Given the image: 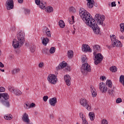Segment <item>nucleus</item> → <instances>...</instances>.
I'll return each instance as SVG.
<instances>
[{
  "label": "nucleus",
  "mask_w": 124,
  "mask_h": 124,
  "mask_svg": "<svg viewBox=\"0 0 124 124\" xmlns=\"http://www.w3.org/2000/svg\"><path fill=\"white\" fill-rule=\"evenodd\" d=\"M71 69V68H70V66H67L66 67V70H67V71H70Z\"/></svg>",
  "instance_id": "5fc2aeb1"
},
{
  "label": "nucleus",
  "mask_w": 124,
  "mask_h": 124,
  "mask_svg": "<svg viewBox=\"0 0 124 124\" xmlns=\"http://www.w3.org/2000/svg\"><path fill=\"white\" fill-rule=\"evenodd\" d=\"M0 67H4V65L1 62H0Z\"/></svg>",
  "instance_id": "4d7b16f0"
},
{
  "label": "nucleus",
  "mask_w": 124,
  "mask_h": 124,
  "mask_svg": "<svg viewBox=\"0 0 124 124\" xmlns=\"http://www.w3.org/2000/svg\"><path fill=\"white\" fill-rule=\"evenodd\" d=\"M99 89L102 93H105L107 92V87L106 86L105 83L101 82L99 85Z\"/></svg>",
  "instance_id": "4468645a"
},
{
  "label": "nucleus",
  "mask_w": 124,
  "mask_h": 124,
  "mask_svg": "<svg viewBox=\"0 0 124 124\" xmlns=\"http://www.w3.org/2000/svg\"><path fill=\"white\" fill-rule=\"evenodd\" d=\"M68 21L69 24L71 25H72L73 24H74V16H72V19L70 18L68 19Z\"/></svg>",
  "instance_id": "72a5a7b5"
},
{
  "label": "nucleus",
  "mask_w": 124,
  "mask_h": 124,
  "mask_svg": "<svg viewBox=\"0 0 124 124\" xmlns=\"http://www.w3.org/2000/svg\"><path fill=\"white\" fill-rule=\"evenodd\" d=\"M48 52H49V49L47 48H44L42 50V53L43 54H48Z\"/></svg>",
  "instance_id": "ea45409f"
},
{
  "label": "nucleus",
  "mask_w": 124,
  "mask_h": 124,
  "mask_svg": "<svg viewBox=\"0 0 124 124\" xmlns=\"http://www.w3.org/2000/svg\"><path fill=\"white\" fill-rule=\"evenodd\" d=\"M82 124H88V121H87V120L86 119V116L82 114Z\"/></svg>",
  "instance_id": "473e14b6"
},
{
  "label": "nucleus",
  "mask_w": 124,
  "mask_h": 124,
  "mask_svg": "<svg viewBox=\"0 0 124 124\" xmlns=\"http://www.w3.org/2000/svg\"><path fill=\"white\" fill-rule=\"evenodd\" d=\"M108 92L109 93V94H113V93H114V90H108Z\"/></svg>",
  "instance_id": "8fccbe9b"
},
{
  "label": "nucleus",
  "mask_w": 124,
  "mask_h": 124,
  "mask_svg": "<svg viewBox=\"0 0 124 124\" xmlns=\"http://www.w3.org/2000/svg\"><path fill=\"white\" fill-rule=\"evenodd\" d=\"M120 37L121 39H124V36H120Z\"/></svg>",
  "instance_id": "0e129e2a"
},
{
  "label": "nucleus",
  "mask_w": 124,
  "mask_h": 124,
  "mask_svg": "<svg viewBox=\"0 0 124 124\" xmlns=\"http://www.w3.org/2000/svg\"><path fill=\"white\" fill-rule=\"evenodd\" d=\"M22 121L24 123H30V119L29 118V115L25 113L22 116Z\"/></svg>",
  "instance_id": "6ab92c4d"
},
{
  "label": "nucleus",
  "mask_w": 124,
  "mask_h": 124,
  "mask_svg": "<svg viewBox=\"0 0 124 124\" xmlns=\"http://www.w3.org/2000/svg\"><path fill=\"white\" fill-rule=\"evenodd\" d=\"M79 16L86 24L89 25V22H90L92 19L90 13L84 9H80L79 10Z\"/></svg>",
  "instance_id": "f03ea898"
},
{
  "label": "nucleus",
  "mask_w": 124,
  "mask_h": 124,
  "mask_svg": "<svg viewBox=\"0 0 124 124\" xmlns=\"http://www.w3.org/2000/svg\"><path fill=\"white\" fill-rule=\"evenodd\" d=\"M29 105H30V104H29L28 103H26V109H27V107H29V106H30Z\"/></svg>",
  "instance_id": "e2e57ef3"
},
{
  "label": "nucleus",
  "mask_w": 124,
  "mask_h": 124,
  "mask_svg": "<svg viewBox=\"0 0 124 124\" xmlns=\"http://www.w3.org/2000/svg\"><path fill=\"white\" fill-rule=\"evenodd\" d=\"M102 124H108V121L106 119H103L102 120Z\"/></svg>",
  "instance_id": "49530a36"
},
{
  "label": "nucleus",
  "mask_w": 124,
  "mask_h": 124,
  "mask_svg": "<svg viewBox=\"0 0 124 124\" xmlns=\"http://www.w3.org/2000/svg\"><path fill=\"white\" fill-rule=\"evenodd\" d=\"M47 3L43 0H41V5H40V8L41 9H46Z\"/></svg>",
  "instance_id": "412c9836"
},
{
  "label": "nucleus",
  "mask_w": 124,
  "mask_h": 124,
  "mask_svg": "<svg viewBox=\"0 0 124 124\" xmlns=\"http://www.w3.org/2000/svg\"><path fill=\"white\" fill-rule=\"evenodd\" d=\"M55 52H56V47H51L49 50V53H50V54H54Z\"/></svg>",
  "instance_id": "c9c22d12"
},
{
  "label": "nucleus",
  "mask_w": 124,
  "mask_h": 124,
  "mask_svg": "<svg viewBox=\"0 0 124 124\" xmlns=\"http://www.w3.org/2000/svg\"><path fill=\"white\" fill-rule=\"evenodd\" d=\"M50 119H54V116L52 114L49 115Z\"/></svg>",
  "instance_id": "680f3d73"
},
{
  "label": "nucleus",
  "mask_w": 124,
  "mask_h": 124,
  "mask_svg": "<svg viewBox=\"0 0 124 124\" xmlns=\"http://www.w3.org/2000/svg\"><path fill=\"white\" fill-rule=\"evenodd\" d=\"M35 104L33 103H32L29 106L27 107V109H30V108L31 107L32 108L35 107Z\"/></svg>",
  "instance_id": "a18cd8bd"
},
{
  "label": "nucleus",
  "mask_w": 124,
  "mask_h": 124,
  "mask_svg": "<svg viewBox=\"0 0 124 124\" xmlns=\"http://www.w3.org/2000/svg\"><path fill=\"white\" fill-rule=\"evenodd\" d=\"M35 2L37 5H38L40 7L41 0H35Z\"/></svg>",
  "instance_id": "79ce46f5"
},
{
  "label": "nucleus",
  "mask_w": 124,
  "mask_h": 124,
  "mask_svg": "<svg viewBox=\"0 0 124 124\" xmlns=\"http://www.w3.org/2000/svg\"><path fill=\"white\" fill-rule=\"evenodd\" d=\"M110 37L113 47H122L121 41L116 39V36L115 35H110Z\"/></svg>",
  "instance_id": "423d86ee"
},
{
  "label": "nucleus",
  "mask_w": 124,
  "mask_h": 124,
  "mask_svg": "<svg viewBox=\"0 0 124 124\" xmlns=\"http://www.w3.org/2000/svg\"><path fill=\"white\" fill-rule=\"evenodd\" d=\"M6 6L7 10H11L14 7V1L13 0H7L6 2Z\"/></svg>",
  "instance_id": "9b49d317"
},
{
  "label": "nucleus",
  "mask_w": 124,
  "mask_h": 124,
  "mask_svg": "<svg viewBox=\"0 0 124 124\" xmlns=\"http://www.w3.org/2000/svg\"><path fill=\"white\" fill-rule=\"evenodd\" d=\"M107 47H108V49H111V48H112V47H114V46H107Z\"/></svg>",
  "instance_id": "bf43d9fd"
},
{
  "label": "nucleus",
  "mask_w": 124,
  "mask_h": 124,
  "mask_svg": "<svg viewBox=\"0 0 124 124\" xmlns=\"http://www.w3.org/2000/svg\"><path fill=\"white\" fill-rule=\"evenodd\" d=\"M47 80L52 85H55V84H57V82H58V78L54 74L49 75L47 77Z\"/></svg>",
  "instance_id": "1a4fd4ad"
},
{
  "label": "nucleus",
  "mask_w": 124,
  "mask_h": 124,
  "mask_svg": "<svg viewBox=\"0 0 124 124\" xmlns=\"http://www.w3.org/2000/svg\"><path fill=\"white\" fill-rule=\"evenodd\" d=\"M89 116L91 121H94L95 117L94 113H93V112H90L89 113Z\"/></svg>",
  "instance_id": "bb28decb"
},
{
  "label": "nucleus",
  "mask_w": 124,
  "mask_h": 124,
  "mask_svg": "<svg viewBox=\"0 0 124 124\" xmlns=\"http://www.w3.org/2000/svg\"><path fill=\"white\" fill-rule=\"evenodd\" d=\"M81 71L83 75H87L88 72H91L92 71V68L89 63L86 62L82 64L81 68Z\"/></svg>",
  "instance_id": "39448f33"
},
{
  "label": "nucleus",
  "mask_w": 124,
  "mask_h": 124,
  "mask_svg": "<svg viewBox=\"0 0 124 124\" xmlns=\"http://www.w3.org/2000/svg\"><path fill=\"white\" fill-rule=\"evenodd\" d=\"M83 115H84V114L82 113V112H80L79 113V116H80V118H81L83 117Z\"/></svg>",
  "instance_id": "052dcab7"
},
{
  "label": "nucleus",
  "mask_w": 124,
  "mask_h": 124,
  "mask_svg": "<svg viewBox=\"0 0 124 124\" xmlns=\"http://www.w3.org/2000/svg\"><path fill=\"white\" fill-rule=\"evenodd\" d=\"M32 124L30 123V122H28V123H27V124Z\"/></svg>",
  "instance_id": "774afa93"
},
{
  "label": "nucleus",
  "mask_w": 124,
  "mask_h": 124,
  "mask_svg": "<svg viewBox=\"0 0 124 124\" xmlns=\"http://www.w3.org/2000/svg\"><path fill=\"white\" fill-rule=\"evenodd\" d=\"M25 15H30L31 11H30V10H29V9H26L25 10Z\"/></svg>",
  "instance_id": "de8ad7c7"
},
{
  "label": "nucleus",
  "mask_w": 124,
  "mask_h": 124,
  "mask_svg": "<svg viewBox=\"0 0 124 124\" xmlns=\"http://www.w3.org/2000/svg\"><path fill=\"white\" fill-rule=\"evenodd\" d=\"M87 1V6L89 8H93L94 6L97 7V4L95 3V2L93 0H86Z\"/></svg>",
  "instance_id": "f8f14e48"
},
{
  "label": "nucleus",
  "mask_w": 124,
  "mask_h": 124,
  "mask_svg": "<svg viewBox=\"0 0 124 124\" xmlns=\"http://www.w3.org/2000/svg\"><path fill=\"white\" fill-rule=\"evenodd\" d=\"M43 100L45 101V102H46L47 100H48V96L46 95L43 97Z\"/></svg>",
  "instance_id": "09e8293b"
},
{
  "label": "nucleus",
  "mask_w": 124,
  "mask_h": 124,
  "mask_svg": "<svg viewBox=\"0 0 124 124\" xmlns=\"http://www.w3.org/2000/svg\"><path fill=\"white\" fill-rule=\"evenodd\" d=\"M43 33L45 35H46L47 37H51V34L52 33L50 30L46 27H45L43 29Z\"/></svg>",
  "instance_id": "ddd939ff"
},
{
  "label": "nucleus",
  "mask_w": 124,
  "mask_h": 124,
  "mask_svg": "<svg viewBox=\"0 0 124 124\" xmlns=\"http://www.w3.org/2000/svg\"><path fill=\"white\" fill-rule=\"evenodd\" d=\"M4 118L5 120L10 121V120H12L13 116H12V115L10 114H8L4 116Z\"/></svg>",
  "instance_id": "b1692460"
},
{
  "label": "nucleus",
  "mask_w": 124,
  "mask_h": 124,
  "mask_svg": "<svg viewBox=\"0 0 124 124\" xmlns=\"http://www.w3.org/2000/svg\"><path fill=\"white\" fill-rule=\"evenodd\" d=\"M100 79H102V81H104V80H106V77L105 76H102Z\"/></svg>",
  "instance_id": "6e6d98bb"
},
{
  "label": "nucleus",
  "mask_w": 124,
  "mask_h": 124,
  "mask_svg": "<svg viewBox=\"0 0 124 124\" xmlns=\"http://www.w3.org/2000/svg\"><path fill=\"white\" fill-rule=\"evenodd\" d=\"M94 56V58L93 59L94 62V63L96 65H97L98 63H100L103 60V56H102V54L100 53H97L95 54H93Z\"/></svg>",
  "instance_id": "0eeeda50"
},
{
  "label": "nucleus",
  "mask_w": 124,
  "mask_h": 124,
  "mask_svg": "<svg viewBox=\"0 0 124 124\" xmlns=\"http://www.w3.org/2000/svg\"><path fill=\"white\" fill-rule=\"evenodd\" d=\"M81 49L83 52H85V53H87V52H92V51H93L90 47V46L87 44H83Z\"/></svg>",
  "instance_id": "2eb2a0df"
},
{
  "label": "nucleus",
  "mask_w": 124,
  "mask_h": 124,
  "mask_svg": "<svg viewBox=\"0 0 124 124\" xmlns=\"http://www.w3.org/2000/svg\"><path fill=\"white\" fill-rule=\"evenodd\" d=\"M95 20L98 25H101L103 26V21L105 20V16L104 15L101 16L98 14H97L95 16Z\"/></svg>",
  "instance_id": "6e6552de"
},
{
  "label": "nucleus",
  "mask_w": 124,
  "mask_h": 124,
  "mask_svg": "<svg viewBox=\"0 0 124 124\" xmlns=\"http://www.w3.org/2000/svg\"><path fill=\"white\" fill-rule=\"evenodd\" d=\"M69 11L70 12H72V13H75L76 11L75 10V8L73 7H71L69 8Z\"/></svg>",
  "instance_id": "37998d69"
},
{
  "label": "nucleus",
  "mask_w": 124,
  "mask_h": 124,
  "mask_svg": "<svg viewBox=\"0 0 124 124\" xmlns=\"http://www.w3.org/2000/svg\"><path fill=\"white\" fill-rule=\"evenodd\" d=\"M86 25L93 29L95 34H100V29L97 25L96 22H95V20L92 18L90 21H89V24Z\"/></svg>",
  "instance_id": "20e7f679"
},
{
  "label": "nucleus",
  "mask_w": 124,
  "mask_h": 124,
  "mask_svg": "<svg viewBox=\"0 0 124 124\" xmlns=\"http://www.w3.org/2000/svg\"><path fill=\"white\" fill-rule=\"evenodd\" d=\"M14 93H15V94L16 95V96H19V95H21L22 92H21V91H20L19 90L15 89Z\"/></svg>",
  "instance_id": "393cba45"
},
{
  "label": "nucleus",
  "mask_w": 124,
  "mask_h": 124,
  "mask_svg": "<svg viewBox=\"0 0 124 124\" xmlns=\"http://www.w3.org/2000/svg\"><path fill=\"white\" fill-rule=\"evenodd\" d=\"M30 51L31 53H34L35 51V46L34 45H31L30 47Z\"/></svg>",
  "instance_id": "4c0bfd02"
},
{
  "label": "nucleus",
  "mask_w": 124,
  "mask_h": 124,
  "mask_svg": "<svg viewBox=\"0 0 124 124\" xmlns=\"http://www.w3.org/2000/svg\"><path fill=\"white\" fill-rule=\"evenodd\" d=\"M90 89L91 90V93H92V96H93V97H95L97 94L95 89H94V88L93 87V85H90Z\"/></svg>",
  "instance_id": "5701e85b"
},
{
  "label": "nucleus",
  "mask_w": 124,
  "mask_h": 124,
  "mask_svg": "<svg viewBox=\"0 0 124 124\" xmlns=\"http://www.w3.org/2000/svg\"><path fill=\"white\" fill-rule=\"evenodd\" d=\"M3 92H5V88L0 87V93H3Z\"/></svg>",
  "instance_id": "3c124183"
},
{
  "label": "nucleus",
  "mask_w": 124,
  "mask_h": 124,
  "mask_svg": "<svg viewBox=\"0 0 124 124\" xmlns=\"http://www.w3.org/2000/svg\"><path fill=\"white\" fill-rule=\"evenodd\" d=\"M20 69L19 68H16L13 70L12 73L13 74H16V73H18V72H19Z\"/></svg>",
  "instance_id": "a19ab883"
},
{
  "label": "nucleus",
  "mask_w": 124,
  "mask_h": 124,
  "mask_svg": "<svg viewBox=\"0 0 124 124\" xmlns=\"http://www.w3.org/2000/svg\"><path fill=\"white\" fill-rule=\"evenodd\" d=\"M24 2V0H18V2L19 3H23Z\"/></svg>",
  "instance_id": "13d9d810"
},
{
  "label": "nucleus",
  "mask_w": 124,
  "mask_h": 124,
  "mask_svg": "<svg viewBox=\"0 0 124 124\" xmlns=\"http://www.w3.org/2000/svg\"><path fill=\"white\" fill-rule=\"evenodd\" d=\"M81 62H83V63L88 62V59L87 58V56H86V55H82L81 58Z\"/></svg>",
  "instance_id": "7c9ffc66"
},
{
  "label": "nucleus",
  "mask_w": 124,
  "mask_h": 124,
  "mask_svg": "<svg viewBox=\"0 0 124 124\" xmlns=\"http://www.w3.org/2000/svg\"><path fill=\"white\" fill-rule=\"evenodd\" d=\"M80 103L82 106L85 107L88 111L91 110V107L90 106L89 102H88L86 99H82L80 101Z\"/></svg>",
  "instance_id": "9d476101"
},
{
  "label": "nucleus",
  "mask_w": 124,
  "mask_h": 124,
  "mask_svg": "<svg viewBox=\"0 0 124 124\" xmlns=\"http://www.w3.org/2000/svg\"><path fill=\"white\" fill-rule=\"evenodd\" d=\"M8 91H9V92H10V93H14V91H15V89H14V87L11 86L8 87Z\"/></svg>",
  "instance_id": "e433bc0d"
},
{
  "label": "nucleus",
  "mask_w": 124,
  "mask_h": 124,
  "mask_svg": "<svg viewBox=\"0 0 124 124\" xmlns=\"http://www.w3.org/2000/svg\"><path fill=\"white\" fill-rule=\"evenodd\" d=\"M8 99H9V95L7 93H0V102L7 108L10 107V102Z\"/></svg>",
  "instance_id": "7ed1b4c3"
},
{
  "label": "nucleus",
  "mask_w": 124,
  "mask_h": 124,
  "mask_svg": "<svg viewBox=\"0 0 124 124\" xmlns=\"http://www.w3.org/2000/svg\"><path fill=\"white\" fill-rule=\"evenodd\" d=\"M43 65H44V63H43V62H40L39 64V67L40 68H42L43 67Z\"/></svg>",
  "instance_id": "603ef678"
},
{
  "label": "nucleus",
  "mask_w": 124,
  "mask_h": 124,
  "mask_svg": "<svg viewBox=\"0 0 124 124\" xmlns=\"http://www.w3.org/2000/svg\"><path fill=\"white\" fill-rule=\"evenodd\" d=\"M120 83H122V85H124V76L121 75L120 77Z\"/></svg>",
  "instance_id": "f704fd0d"
},
{
  "label": "nucleus",
  "mask_w": 124,
  "mask_h": 124,
  "mask_svg": "<svg viewBox=\"0 0 124 124\" xmlns=\"http://www.w3.org/2000/svg\"><path fill=\"white\" fill-rule=\"evenodd\" d=\"M59 25L60 27V28H62L63 29V28H64L65 27V24L64 23V22L63 20H60L59 21Z\"/></svg>",
  "instance_id": "cd10ccee"
},
{
  "label": "nucleus",
  "mask_w": 124,
  "mask_h": 124,
  "mask_svg": "<svg viewBox=\"0 0 124 124\" xmlns=\"http://www.w3.org/2000/svg\"><path fill=\"white\" fill-rule=\"evenodd\" d=\"M110 71H112V72H116V71H118V68L116 66H112L110 68Z\"/></svg>",
  "instance_id": "2f4dec72"
},
{
  "label": "nucleus",
  "mask_w": 124,
  "mask_h": 124,
  "mask_svg": "<svg viewBox=\"0 0 124 124\" xmlns=\"http://www.w3.org/2000/svg\"><path fill=\"white\" fill-rule=\"evenodd\" d=\"M46 10V12H47L48 13H50L51 12H53V7L48 6L47 7H46V9H44Z\"/></svg>",
  "instance_id": "c756f323"
},
{
  "label": "nucleus",
  "mask_w": 124,
  "mask_h": 124,
  "mask_svg": "<svg viewBox=\"0 0 124 124\" xmlns=\"http://www.w3.org/2000/svg\"><path fill=\"white\" fill-rule=\"evenodd\" d=\"M64 79L67 86H70L71 85V78H70V76L66 75L64 77Z\"/></svg>",
  "instance_id": "dca6fc26"
},
{
  "label": "nucleus",
  "mask_w": 124,
  "mask_h": 124,
  "mask_svg": "<svg viewBox=\"0 0 124 124\" xmlns=\"http://www.w3.org/2000/svg\"><path fill=\"white\" fill-rule=\"evenodd\" d=\"M49 102L51 106H56V104H57V98L54 97L50 99Z\"/></svg>",
  "instance_id": "a211bd4d"
},
{
  "label": "nucleus",
  "mask_w": 124,
  "mask_h": 124,
  "mask_svg": "<svg viewBox=\"0 0 124 124\" xmlns=\"http://www.w3.org/2000/svg\"><path fill=\"white\" fill-rule=\"evenodd\" d=\"M93 55H95V54H96V53H97V52H98V51H99V50H100V46L99 45H94V46H93Z\"/></svg>",
  "instance_id": "4be33fe9"
},
{
  "label": "nucleus",
  "mask_w": 124,
  "mask_h": 124,
  "mask_svg": "<svg viewBox=\"0 0 124 124\" xmlns=\"http://www.w3.org/2000/svg\"><path fill=\"white\" fill-rule=\"evenodd\" d=\"M67 65V63L63 61L61 62L59 65L56 67V69L58 71V70H60V69H62L64 67H65Z\"/></svg>",
  "instance_id": "f3484780"
},
{
  "label": "nucleus",
  "mask_w": 124,
  "mask_h": 124,
  "mask_svg": "<svg viewBox=\"0 0 124 124\" xmlns=\"http://www.w3.org/2000/svg\"><path fill=\"white\" fill-rule=\"evenodd\" d=\"M0 71H2V72H4V69H0Z\"/></svg>",
  "instance_id": "69168bd1"
},
{
  "label": "nucleus",
  "mask_w": 124,
  "mask_h": 124,
  "mask_svg": "<svg viewBox=\"0 0 124 124\" xmlns=\"http://www.w3.org/2000/svg\"><path fill=\"white\" fill-rule=\"evenodd\" d=\"M41 39L42 41V43L43 45H45V46H46L47 45V43H49V38L47 37L44 38V37H41Z\"/></svg>",
  "instance_id": "aec40b11"
},
{
  "label": "nucleus",
  "mask_w": 124,
  "mask_h": 124,
  "mask_svg": "<svg viewBox=\"0 0 124 124\" xmlns=\"http://www.w3.org/2000/svg\"><path fill=\"white\" fill-rule=\"evenodd\" d=\"M106 84L108 88H112V87L113 86V83H112V81H111V80L108 79L106 81Z\"/></svg>",
  "instance_id": "a878e982"
},
{
  "label": "nucleus",
  "mask_w": 124,
  "mask_h": 124,
  "mask_svg": "<svg viewBox=\"0 0 124 124\" xmlns=\"http://www.w3.org/2000/svg\"><path fill=\"white\" fill-rule=\"evenodd\" d=\"M74 52L72 50L68 51L67 56L69 59H71L73 57Z\"/></svg>",
  "instance_id": "c85d7f7f"
},
{
  "label": "nucleus",
  "mask_w": 124,
  "mask_h": 124,
  "mask_svg": "<svg viewBox=\"0 0 124 124\" xmlns=\"http://www.w3.org/2000/svg\"><path fill=\"white\" fill-rule=\"evenodd\" d=\"M114 6H116V2L113 1L111 2V7H114Z\"/></svg>",
  "instance_id": "864d4df0"
},
{
  "label": "nucleus",
  "mask_w": 124,
  "mask_h": 124,
  "mask_svg": "<svg viewBox=\"0 0 124 124\" xmlns=\"http://www.w3.org/2000/svg\"><path fill=\"white\" fill-rule=\"evenodd\" d=\"M123 102V99H122L121 98H118L116 100V103L117 104H119V103H121V102Z\"/></svg>",
  "instance_id": "c03bdc74"
},
{
  "label": "nucleus",
  "mask_w": 124,
  "mask_h": 124,
  "mask_svg": "<svg viewBox=\"0 0 124 124\" xmlns=\"http://www.w3.org/2000/svg\"><path fill=\"white\" fill-rule=\"evenodd\" d=\"M120 27L121 32H124V23H121Z\"/></svg>",
  "instance_id": "58836bf2"
},
{
  "label": "nucleus",
  "mask_w": 124,
  "mask_h": 124,
  "mask_svg": "<svg viewBox=\"0 0 124 124\" xmlns=\"http://www.w3.org/2000/svg\"><path fill=\"white\" fill-rule=\"evenodd\" d=\"M17 41L16 39L13 40V46L15 49H17L19 46H23L25 43V32L18 31L16 35Z\"/></svg>",
  "instance_id": "f257e3e1"
},
{
  "label": "nucleus",
  "mask_w": 124,
  "mask_h": 124,
  "mask_svg": "<svg viewBox=\"0 0 124 124\" xmlns=\"http://www.w3.org/2000/svg\"><path fill=\"white\" fill-rule=\"evenodd\" d=\"M1 46V40H0V47Z\"/></svg>",
  "instance_id": "338daca9"
}]
</instances>
